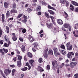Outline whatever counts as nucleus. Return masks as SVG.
<instances>
[{"mask_svg": "<svg viewBox=\"0 0 78 78\" xmlns=\"http://www.w3.org/2000/svg\"><path fill=\"white\" fill-rule=\"evenodd\" d=\"M0 51L2 53V55H4L5 54V53H8V50L7 49L3 48L0 49Z\"/></svg>", "mask_w": 78, "mask_h": 78, "instance_id": "1", "label": "nucleus"}, {"mask_svg": "<svg viewBox=\"0 0 78 78\" xmlns=\"http://www.w3.org/2000/svg\"><path fill=\"white\" fill-rule=\"evenodd\" d=\"M11 72V70L9 69H5L4 71V73L5 74L6 76H8L9 74H10Z\"/></svg>", "mask_w": 78, "mask_h": 78, "instance_id": "2", "label": "nucleus"}, {"mask_svg": "<svg viewBox=\"0 0 78 78\" xmlns=\"http://www.w3.org/2000/svg\"><path fill=\"white\" fill-rule=\"evenodd\" d=\"M66 46L67 49L68 50H72V46L70 45V44L69 43H68L66 44Z\"/></svg>", "mask_w": 78, "mask_h": 78, "instance_id": "3", "label": "nucleus"}, {"mask_svg": "<svg viewBox=\"0 0 78 78\" xmlns=\"http://www.w3.org/2000/svg\"><path fill=\"white\" fill-rule=\"evenodd\" d=\"M48 51V48H46L44 50L45 52L43 55L44 58H47L48 55L47 54V51Z\"/></svg>", "mask_w": 78, "mask_h": 78, "instance_id": "4", "label": "nucleus"}, {"mask_svg": "<svg viewBox=\"0 0 78 78\" xmlns=\"http://www.w3.org/2000/svg\"><path fill=\"white\" fill-rule=\"evenodd\" d=\"M52 65L53 67L58 66V62L56 60L53 61L52 62Z\"/></svg>", "mask_w": 78, "mask_h": 78, "instance_id": "5", "label": "nucleus"}, {"mask_svg": "<svg viewBox=\"0 0 78 78\" xmlns=\"http://www.w3.org/2000/svg\"><path fill=\"white\" fill-rule=\"evenodd\" d=\"M28 39L29 40L30 42H32L34 41V39L33 38V37L31 35H29L28 37Z\"/></svg>", "mask_w": 78, "mask_h": 78, "instance_id": "6", "label": "nucleus"}, {"mask_svg": "<svg viewBox=\"0 0 78 78\" xmlns=\"http://www.w3.org/2000/svg\"><path fill=\"white\" fill-rule=\"evenodd\" d=\"M73 55H74L73 52H69L68 54V58H72V56H73Z\"/></svg>", "mask_w": 78, "mask_h": 78, "instance_id": "7", "label": "nucleus"}, {"mask_svg": "<svg viewBox=\"0 0 78 78\" xmlns=\"http://www.w3.org/2000/svg\"><path fill=\"white\" fill-rule=\"evenodd\" d=\"M12 39L14 41H17V37L16 36V34L15 33L12 34Z\"/></svg>", "mask_w": 78, "mask_h": 78, "instance_id": "8", "label": "nucleus"}, {"mask_svg": "<svg viewBox=\"0 0 78 78\" xmlns=\"http://www.w3.org/2000/svg\"><path fill=\"white\" fill-rule=\"evenodd\" d=\"M23 18H24V20H22V22L23 23H27V19H28V18L27 17V16L24 15L23 16Z\"/></svg>", "mask_w": 78, "mask_h": 78, "instance_id": "9", "label": "nucleus"}, {"mask_svg": "<svg viewBox=\"0 0 78 78\" xmlns=\"http://www.w3.org/2000/svg\"><path fill=\"white\" fill-rule=\"evenodd\" d=\"M76 64L77 63L76 62H71L70 63L71 67L73 68L74 66H76Z\"/></svg>", "mask_w": 78, "mask_h": 78, "instance_id": "10", "label": "nucleus"}, {"mask_svg": "<svg viewBox=\"0 0 78 78\" xmlns=\"http://www.w3.org/2000/svg\"><path fill=\"white\" fill-rule=\"evenodd\" d=\"M22 66V63H21V61H17V66L19 67H21Z\"/></svg>", "mask_w": 78, "mask_h": 78, "instance_id": "11", "label": "nucleus"}, {"mask_svg": "<svg viewBox=\"0 0 78 78\" xmlns=\"http://www.w3.org/2000/svg\"><path fill=\"white\" fill-rule=\"evenodd\" d=\"M33 45H35V46H34V47L35 48H36V49L37 50H38L39 49V46L38 45V44L37 43H34L33 44Z\"/></svg>", "mask_w": 78, "mask_h": 78, "instance_id": "12", "label": "nucleus"}, {"mask_svg": "<svg viewBox=\"0 0 78 78\" xmlns=\"http://www.w3.org/2000/svg\"><path fill=\"white\" fill-rule=\"evenodd\" d=\"M58 23L59 25H62L63 24V22L61 20H58Z\"/></svg>", "mask_w": 78, "mask_h": 78, "instance_id": "13", "label": "nucleus"}, {"mask_svg": "<svg viewBox=\"0 0 78 78\" xmlns=\"http://www.w3.org/2000/svg\"><path fill=\"white\" fill-rule=\"evenodd\" d=\"M47 26L48 28H52V24L51 23H48L47 24Z\"/></svg>", "mask_w": 78, "mask_h": 78, "instance_id": "14", "label": "nucleus"}, {"mask_svg": "<svg viewBox=\"0 0 78 78\" xmlns=\"http://www.w3.org/2000/svg\"><path fill=\"white\" fill-rule=\"evenodd\" d=\"M10 11L11 14H12V13H17V11L16 10H14V9Z\"/></svg>", "mask_w": 78, "mask_h": 78, "instance_id": "15", "label": "nucleus"}, {"mask_svg": "<svg viewBox=\"0 0 78 78\" xmlns=\"http://www.w3.org/2000/svg\"><path fill=\"white\" fill-rule=\"evenodd\" d=\"M9 3L6 2H5L4 3V6L5 8H7L8 7Z\"/></svg>", "mask_w": 78, "mask_h": 78, "instance_id": "16", "label": "nucleus"}, {"mask_svg": "<svg viewBox=\"0 0 78 78\" xmlns=\"http://www.w3.org/2000/svg\"><path fill=\"white\" fill-rule=\"evenodd\" d=\"M16 4L15 3L13 2L12 3V8L15 9L16 8Z\"/></svg>", "mask_w": 78, "mask_h": 78, "instance_id": "17", "label": "nucleus"}, {"mask_svg": "<svg viewBox=\"0 0 78 78\" xmlns=\"http://www.w3.org/2000/svg\"><path fill=\"white\" fill-rule=\"evenodd\" d=\"M60 51L62 55H64L66 54V52L65 51L60 50Z\"/></svg>", "mask_w": 78, "mask_h": 78, "instance_id": "18", "label": "nucleus"}, {"mask_svg": "<svg viewBox=\"0 0 78 78\" xmlns=\"http://www.w3.org/2000/svg\"><path fill=\"white\" fill-rule=\"evenodd\" d=\"M27 56L30 58H32L33 57V55H32V54L30 52L27 53Z\"/></svg>", "mask_w": 78, "mask_h": 78, "instance_id": "19", "label": "nucleus"}, {"mask_svg": "<svg viewBox=\"0 0 78 78\" xmlns=\"http://www.w3.org/2000/svg\"><path fill=\"white\" fill-rule=\"evenodd\" d=\"M48 12H49L51 14H52V15H54V14H55V12L52 10H48Z\"/></svg>", "mask_w": 78, "mask_h": 78, "instance_id": "20", "label": "nucleus"}, {"mask_svg": "<svg viewBox=\"0 0 78 78\" xmlns=\"http://www.w3.org/2000/svg\"><path fill=\"white\" fill-rule=\"evenodd\" d=\"M48 8H49V9H53V10H54V11H56V9L53 7H52L50 5H48Z\"/></svg>", "mask_w": 78, "mask_h": 78, "instance_id": "21", "label": "nucleus"}, {"mask_svg": "<svg viewBox=\"0 0 78 78\" xmlns=\"http://www.w3.org/2000/svg\"><path fill=\"white\" fill-rule=\"evenodd\" d=\"M39 2L40 3H41L42 5H46V3L44 2H43V1L42 0H39Z\"/></svg>", "mask_w": 78, "mask_h": 78, "instance_id": "22", "label": "nucleus"}, {"mask_svg": "<svg viewBox=\"0 0 78 78\" xmlns=\"http://www.w3.org/2000/svg\"><path fill=\"white\" fill-rule=\"evenodd\" d=\"M17 56H18V60H19V61H21V60H22V56L19 55H18Z\"/></svg>", "mask_w": 78, "mask_h": 78, "instance_id": "23", "label": "nucleus"}, {"mask_svg": "<svg viewBox=\"0 0 78 78\" xmlns=\"http://www.w3.org/2000/svg\"><path fill=\"white\" fill-rule=\"evenodd\" d=\"M69 25H70L69 24L65 23V24L64 25V28H68V27H69Z\"/></svg>", "mask_w": 78, "mask_h": 78, "instance_id": "24", "label": "nucleus"}, {"mask_svg": "<svg viewBox=\"0 0 78 78\" xmlns=\"http://www.w3.org/2000/svg\"><path fill=\"white\" fill-rule=\"evenodd\" d=\"M48 55H53V51L51 50H49Z\"/></svg>", "mask_w": 78, "mask_h": 78, "instance_id": "25", "label": "nucleus"}, {"mask_svg": "<svg viewBox=\"0 0 78 78\" xmlns=\"http://www.w3.org/2000/svg\"><path fill=\"white\" fill-rule=\"evenodd\" d=\"M72 3L73 5H75V6H78V3L76 2H75L72 1Z\"/></svg>", "mask_w": 78, "mask_h": 78, "instance_id": "26", "label": "nucleus"}, {"mask_svg": "<svg viewBox=\"0 0 78 78\" xmlns=\"http://www.w3.org/2000/svg\"><path fill=\"white\" fill-rule=\"evenodd\" d=\"M27 69L28 68L27 67H25L21 69V70H22V71H27Z\"/></svg>", "mask_w": 78, "mask_h": 78, "instance_id": "27", "label": "nucleus"}, {"mask_svg": "<svg viewBox=\"0 0 78 78\" xmlns=\"http://www.w3.org/2000/svg\"><path fill=\"white\" fill-rule=\"evenodd\" d=\"M34 62V60H31L29 61L30 64L31 65V66H33V63Z\"/></svg>", "mask_w": 78, "mask_h": 78, "instance_id": "28", "label": "nucleus"}, {"mask_svg": "<svg viewBox=\"0 0 78 78\" xmlns=\"http://www.w3.org/2000/svg\"><path fill=\"white\" fill-rule=\"evenodd\" d=\"M45 15L46 17H47V18H48V19H49V18H50V16H49V14L45 12Z\"/></svg>", "mask_w": 78, "mask_h": 78, "instance_id": "29", "label": "nucleus"}, {"mask_svg": "<svg viewBox=\"0 0 78 78\" xmlns=\"http://www.w3.org/2000/svg\"><path fill=\"white\" fill-rule=\"evenodd\" d=\"M60 2L61 3H62V4H65L66 2V0H63L60 1Z\"/></svg>", "mask_w": 78, "mask_h": 78, "instance_id": "30", "label": "nucleus"}, {"mask_svg": "<svg viewBox=\"0 0 78 78\" xmlns=\"http://www.w3.org/2000/svg\"><path fill=\"white\" fill-rule=\"evenodd\" d=\"M10 15V13L9 11H7L6 13V17H9Z\"/></svg>", "mask_w": 78, "mask_h": 78, "instance_id": "31", "label": "nucleus"}, {"mask_svg": "<svg viewBox=\"0 0 78 78\" xmlns=\"http://www.w3.org/2000/svg\"><path fill=\"white\" fill-rule=\"evenodd\" d=\"M2 22H4V20H5V15L2 14Z\"/></svg>", "mask_w": 78, "mask_h": 78, "instance_id": "32", "label": "nucleus"}, {"mask_svg": "<svg viewBox=\"0 0 78 78\" xmlns=\"http://www.w3.org/2000/svg\"><path fill=\"white\" fill-rule=\"evenodd\" d=\"M21 49L23 52L25 51V46L22 45L21 48Z\"/></svg>", "mask_w": 78, "mask_h": 78, "instance_id": "33", "label": "nucleus"}, {"mask_svg": "<svg viewBox=\"0 0 78 78\" xmlns=\"http://www.w3.org/2000/svg\"><path fill=\"white\" fill-rule=\"evenodd\" d=\"M64 14H65V18L67 19V18L68 17V14H67V13L65 12H64Z\"/></svg>", "mask_w": 78, "mask_h": 78, "instance_id": "34", "label": "nucleus"}, {"mask_svg": "<svg viewBox=\"0 0 78 78\" xmlns=\"http://www.w3.org/2000/svg\"><path fill=\"white\" fill-rule=\"evenodd\" d=\"M53 50L54 51V53L58 51V49H57V48H53Z\"/></svg>", "mask_w": 78, "mask_h": 78, "instance_id": "35", "label": "nucleus"}, {"mask_svg": "<svg viewBox=\"0 0 78 78\" xmlns=\"http://www.w3.org/2000/svg\"><path fill=\"white\" fill-rule=\"evenodd\" d=\"M6 29L7 33H9V27H8V26H6Z\"/></svg>", "mask_w": 78, "mask_h": 78, "instance_id": "36", "label": "nucleus"}, {"mask_svg": "<svg viewBox=\"0 0 78 78\" xmlns=\"http://www.w3.org/2000/svg\"><path fill=\"white\" fill-rule=\"evenodd\" d=\"M55 55V56H57V55H60V54L58 52V51H57L56 52H54Z\"/></svg>", "mask_w": 78, "mask_h": 78, "instance_id": "37", "label": "nucleus"}, {"mask_svg": "<svg viewBox=\"0 0 78 78\" xmlns=\"http://www.w3.org/2000/svg\"><path fill=\"white\" fill-rule=\"evenodd\" d=\"M27 11L28 13H30V12H31V11H32V9L30 8H29L27 9Z\"/></svg>", "mask_w": 78, "mask_h": 78, "instance_id": "38", "label": "nucleus"}, {"mask_svg": "<svg viewBox=\"0 0 78 78\" xmlns=\"http://www.w3.org/2000/svg\"><path fill=\"white\" fill-rule=\"evenodd\" d=\"M23 15V14H20L17 17V19H19V18H20L22 16V15Z\"/></svg>", "mask_w": 78, "mask_h": 78, "instance_id": "39", "label": "nucleus"}, {"mask_svg": "<svg viewBox=\"0 0 78 78\" xmlns=\"http://www.w3.org/2000/svg\"><path fill=\"white\" fill-rule=\"evenodd\" d=\"M70 7L71 8H70L71 10H72V11H73V9H74V8H74V7H73V6L71 4Z\"/></svg>", "mask_w": 78, "mask_h": 78, "instance_id": "40", "label": "nucleus"}, {"mask_svg": "<svg viewBox=\"0 0 78 78\" xmlns=\"http://www.w3.org/2000/svg\"><path fill=\"white\" fill-rule=\"evenodd\" d=\"M68 29H69V31H71V30H72V26H68V28H67Z\"/></svg>", "mask_w": 78, "mask_h": 78, "instance_id": "41", "label": "nucleus"}, {"mask_svg": "<svg viewBox=\"0 0 78 78\" xmlns=\"http://www.w3.org/2000/svg\"><path fill=\"white\" fill-rule=\"evenodd\" d=\"M60 47L61 48H62L63 50H65L66 48H65V46H64V45H61Z\"/></svg>", "mask_w": 78, "mask_h": 78, "instance_id": "42", "label": "nucleus"}, {"mask_svg": "<svg viewBox=\"0 0 78 78\" xmlns=\"http://www.w3.org/2000/svg\"><path fill=\"white\" fill-rule=\"evenodd\" d=\"M2 34V30L1 27L0 28V37H1V36Z\"/></svg>", "mask_w": 78, "mask_h": 78, "instance_id": "43", "label": "nucleus"}, {"mask_svg": "<svg viewBox=\"0 0 78 78\" xmlns=\"http://www.w3.org/2000/svg\"><path fill=\"white\" fill-rule=\"evenodd\" d=\"M26 30L25 29H23L22 30V32L23 33H26Z\"/></svg>", "mask_w": 78, "mask_h": 78, "instance_id": "44", "label": "nucleus"}, {"mask_svg": "<svg viewBox=\"0 0 78 78\" xmlns=\"http://www.w3.org/2000/svg\"><path fill=\"white\" fill-rule=\"evenodd\" d=\"M0 72H1L2 75L3 76V77L5 76V74L3 73V71H2V70H0Z\"/></svg>", "mask_w": 78, "mask_h": 78, "instance_id": "45", "label": "nucleus"}, {"mask_svg": "<svg viewBox=\"0 0 78 78\" xmlns=\"http://www.w3.org/2000/svg\"><path fill=\"white\" fill-rule=\"evenodd\" d=\"M38 62L40 63H41L42 62V58H40L39 59Z\"/></svg>", "mask_w": 78, "mask_h": 78, "instance_id": "46", "label": "nucleus"}, {"mask_svg": "<svg viewBox=\"0 0 78 78\" xmlns=\"http://www.w3.org/2000/svg\"><path fill=\"white\" fill-rule=\"evenodd\" d=\"M41 10V6H38L37 8V11H40Z\"/></svg>", "mask_w": 78, "mask_h": 78, "instance_id": "47", "label": "nucleus"}, {"mask_svg": "<svg viewBox=\"0 0 78 78\" xmlns=\"http://www.w3.org/2000/svg\"><path fill=\"white\" fill-rule=\"evenodd\" d=\"M19 39L21 42H23V38H22V37H20Z\"/></svg>", "mask_w": 78, "mask_h": 78, "instance_id": "48", "label": "nucleus"}, {"mask_svg": "<svg viewBox=\"0 0 78 78\" xmlns=\"http://www.w3.org/2000/svg\"><path fill=\"white\" fill-rule=\"evenodd\" d=\"M69 2H68V1H66V6L67 7V6H69Z\"/></svg>", "mask_w": 78, "mask_h": 78, "instance_id": "49", "label": "nucleus"}, {"mask_svg": "<svg viewBox=\"0 0 78 78\" xmlns=\"http://www.w3.org/2000/svg\"><path fill=\"white\" fill-rule=\"evenodd\" d=\"M39 68L40 69V70H41V72H43V71H44V69H42V67H41L40 66H39Z\"/></svg>", "mask_w": 78, "mask_h": 78, "instance_id": "50", "label": "nucleus"}, {"mask_svg": "<svg viewBox=\"0 0 78 78\" xmlns=\"http://www.w3.org/2000/svg\"><path fill=\"white\" fill-rule=\"evenodd\" d=\"M16 51L17 54H18V55H20V51H19V50H18V49H16Z\"/></svg>", "mask_w": 78, "mask_h": 78, "instance_id": "51", "label": "nucleus"}, {"mask_svg": "<svg viewBox=\"0 0 78 78\" xmlns=\"http://www.w3.org/2000/svg\"><path fill=\"white\" fill-rule=\"evenodd\" d=\"M47 70H50V66L49 65H48L47 66Z\"/></svg>", "mask_w": 78, "mask_h": 78, "instance_id": "52", "label": "nucleus"}, {"mask_svg": "<svg viewBox=\"0 0 78 78\" xmlns=\"http://www.w3.org/2000/svg\"><path fill=\"white\" fill-rule=\"evenodd\" d=\"M73 34H74V36H75L76 37H78V35L75 34V31H73Z\"/></svg>", "mask_w": 78, "mask_h": 78, "instance_id": "53", "label": "nucleus"}, {"mask_svg": "<svg viewBox=\"0 0 78 78\" xmlns=\"http://www.w3.org/2000/svg\"><path fill=\"white\" fill-rule=\"evenodd\" d=\"M75 78H78V74H75L74 75Z\"/></svg>", "mask_w": 78, "mask_h": 78, "instance_id": "54", "label": "nucleus"}, {"mask_svg": "<svg viewBox=\"0 0 78 78\" xmlns=\"http://www.w3.org/2000/svg\"><path fill=\"white\" fill-rule=\"evenodd\" d=\"M4 45V47H8V45L7 43H5Z\"/></svg>", "mask_w": 78, "mask_h": 78, "instance_id": "55", "label": "nucleus"}, {"mask_svg": "<svg viewBox=\"0 0 78 78\" xmlns=\"http://www.w3.org/2000/svg\"><path fill=\"white\" fill-rule=\"evenodd\" d=\"M4 38H5V41L7 42V37H6V35L5 36Z\"/></svg>", "mask_w": 78, "mask_h": 78, "instance_id": "56", "label": "nucleus"}, {"mask_svg": "<svg viewBox=\"0 0 78 78\" xmlns=\"http://www.w3.org/2000/svg\"><path fill=\"white\" fill-rule=\"evenodd\" d=\"M13 61L15 62H16V61L17 60V58L16 57H15V58H13Z\"/></svg>", "mask_w": 78, "mask_h": 78, "instance_id": "57", "label": "nucleus"}, {"mask_svg": "<svg viewBox=\"0 0 78 78\" xmlns=\"http://www.w3.org/2000/svg\"><path fill=\"white\" fill-rule=\"evenodd\" d=\"M44 22H41V26H42V27H44Z\"/></svg>", "mask_w": 78, "mask_h": 78, "instance_id": "58", "label": "nucleus"}, {"mask_svg": "<svg viewBox=\"0 0 78 78\" xmlns=\"http://www.w3.org/2000/svg\"><path fill=\"white\" fill-rule=\"evenodd\" d=\"M50 17L51 19L53 21V19H54V17L51 16H50Z\"/></svg>", "mask_w": 78, "mask_h": 78, "instance_id": "59", "label": "nucleus"}, {"mask_svg": "<svg viewBox=\"0 0 78 78\" xmlns=\"http://www.w3.org/2000/svg\"><path fill=\"white\" fill-rule=\"evenodd\" d=\"M10 67H12V68H14V67H15V66H14V65H11L10 66Z\"/></svg>", "mask_w": 78, "mask_h": 78, "instance_id": "60", "label": "nucleus"}, {"mask_svg": "<svg viewBox=\"0 0 78 78\" xmlns=\"http://www.w3.org/2000/svg\"><path fill=\"white\" fill-rule=\"evenodd\" d=\"M37 14L39 16L41 15V12H39L37 13Z\"/></svg>", "mask_w": 78, "mask_h": 78, "instance_id": "61", "label": "nucleus"}, {"mask_svg": "<svg viewBox=\"0 0 78 78\" xmlns=\"http://www.w3.org/2000/svg\"><path fill=\"white\" fill-rule=\"evenodd\" d=\"M0 44H1L2 45V44H3V42L2 40H1L0 41Z\"/></svg>", "mask_w": 78, "mask_h": 78, "instance_id": "62", "label": "nucleus"}, {"mask_svg": "<svg viewBox=\"0 0 78 78\" xmlns=\"http://www.w3.org/2000/svg\"><path fill=\"white\" fill-rule=\"evenodd\" d=\"M24 59L25 61H27V57L25 55L24 56Z\"/></svg>", "mask_w": 78, "mask_h": 78, "instance_id": "63", "label": "nucleus"}, {"mask_svg": "<svg viewBox=\"0 0 78 78\" xmlns=\"http://www.w3.org/2000/svg\"><path fill=\"white\" fill-rule=\"evenodd\" d=\"M26 66H30L29 65V63H28V62H27L26 63Z\"/></svg>", "mask_w": 78, "mask_h": 78, "instance_id": "64", "label": "nucleus"}]
</instances>
